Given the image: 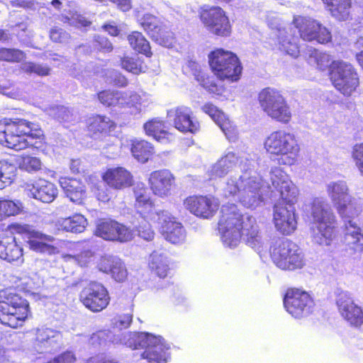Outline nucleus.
I'll return each mask as SVG.
<instances>
[{
	"label": "nucleus",
	"mask_w": 363,
	"mask_h": 363,
	"mask_svg": "<svg viewBox=\"0 0 363 363\" xmlns=\"http://www.w3.org/2000/svg\"><path fill=\"white\" fill-rule=\"evenodd\" d=\"M220 213L218 229L224 245L235 247L242 238L247 245L260 250L264 240L255 218L244 216L234 203L223 205Z\"/></svg>",
	"instance_id": "nucleus-1"
},
{
	"label": "nucleus",
	"mask_w": 363,
	"mask_h": 363,
	"mask_svg": "<svg viewBox=\"0 0 363 363\" xmlns=\"http://www.w3.org/2000/svg\"><path fill=\"white\" fill-rule=\"evenodd\" d=\"M258 163L254 160L246 159L240 161L241 174L230 177L223 187L221 195L225 198L238 196L242 205L247 208L255 209L264 201L263 184L257 173Z\"/></svg>",
	"instance_id": "nucleus-2"
},
{
	"label": "nucleus",
	"mask_w": 363,
	"mask_h": 363,
	"mask_svg": "<svg viewBox=\"0 0 363 363\" xmlns=\"http://www.w3.org/2000/svg\"><path fill=\"white\" fill-rule=\"evenodd\" d=\"M272 187L289 206L281 203L274 206V223L276 229L283 235H290L296 229L297 222L292 204L296 201L297 188L292 184L288 175L280 168L274 167L270 172Z\"/></svg>",
	"instance_id": "nucleus-3"
},
{
	"label": "nucleus",
	"mask_w": 363,
	"mask_h": 363,
	"mask_svg": "<svg viewBox=\"0 0 363 363\" xmlns=\"http://www.w3.org/2000/svg\"><path fill=\"white\" fill-rule=\"evenodd\" d=\"M43 131L39 125L25 119L0 121V144L21 150L28 147L42 146Z\"/></svg>",
	"instance_id": "nucleus-4"
},
{
	"label": "nucleus",
	"mask_w": 363,
	"mask_h": 363,
	"mask_svg": "<svg viewBox=\"0 0 363 363\" xmlns=\"http://www.w3.org/2000/svg\"><path fill=\"white\" fill-rule=\"evenodd\" d=\"M340 218L344 220V235L342 243L350 255L363 252V230L352 220L362 213V206L350 195L335 206Z\"/></svg>",
	"instance_id": "nucleus-5"
},
{
	"label": "nucleus",
	"mask_w": 363,
	"mask_h": 363,
	"mask_svg": "<svg viewBox=\"0 0 363 363\" xmlns=\"http://www.w3.org/2000/svg\"><path fill=\"white\" fill-rule=\"evenodd\" d=\"M120 342L133 350H143L142 359L149 363H167L169 347L161 336L148 333H127L122 335Z\"/></svg>",
	"instance_id": "nucleus-6"
},
{
	"label": "nucleus",
	"mask_w": 363,
	"mask_h": 363,
	"mask_svg": "<svg viewBox=\"0 0 363 363\" xmlns=\"http://www.w3.org/2000/svg\"><path fill=\"white\" fill-rule=\"evenodd\" d=\"M29 313L27 300L12 289L0 291V322L11 328L22 326Z\"/></svg>",
	"instance_id": "nucleus-7"
},
{
	"label": "nucleus",
	"mask_w": 363,
	"mask_h": 363,
	"mask_svg": "<svg viewBox=\"0 0 363 363\" xmlns=\"http://www.w3.org/2000/svg\"><path fill=\"white\" fill-rule=\"evenodd\" d=\"M328 77L333 86L342 94L350 96L359 86L356 68L343 60H333L328 65Z\"/></svg>",
	"instance_id": "nucleus-8"
},
{
	"label": "nucleus",
	"mask_w": 363,
	"mask_h": 363,
	"mask_svg": "<svg viewBox=\"0 0 363 363\" xmlns=\"http://www.w3.org/2000/svg\"><path fill=\"white\" fill-rule=\"evenodd\" d=\"M267 151L279 156V164L291 165L295 162L299 151L295 137L290 134L279 130L273 132L265 142Z\"/></svg>",
	"instance_id": "nucleus-9"
},
{
	"label": "nucleus",
	"mask_w": 363,
	"mask_h": 363,
	"mask_svg": "<svg viewBox=\"0 0 363 363\" xmlns=\"http://www.w3.org/2000/svg\"><path fill=\"white\" fill-rule=\"evenodd\" d=\"M208 61L213 72L220 79H239L242 68L238 57L232 52L217 49L209 53Z\"/></svg>",
	"instance_id": "nucleus-10"
},
{
	"label": "nucleus",
	"mask_w": 363,
	"mask_h": 363,
	"mask_svg": "<svg viewBox=\"0 0 363 363\" xmlns=\"http://www.w3.org/2000/svg\"><path fill=\"white\" fill-rule=\"evenodd\" d=\"M258 101L262 111L271 118L287 123L291 113L284 97L275 89L267 87L258 94Z\"/></svg>",
	"instance_id": "nucleus-11"
},
{
	"label": "nucleus",
	"mask_w": 363,
	"mask_h": 363,
	"mask_svg": "<svg viewBox=\"0 0 363 363\" xmlns=\"http://www.w3.org/2000/svg\"><path fill=\"white\" fill-rule=\"evenodd\" d=\"M147 219L157 223L161 231L163 227L169 225L170 223L176 222L174 218L168 211L159 209L154 205L147 211H139L138 217L133 221L134 228L138 235L147 241L152 240L155 236V232Z\"/></svg>",
	"instance_id": "nucleus-12"
},
{
	"label": "nucleus",
	"mask_w": 363,
	"mask_h": 363,
	"mask_svg": "<svg viewBox=\"0 0 363 363\" xmlns=\"http://www.w3.org/2000/svg\"><path fill=\"white\" fill-rule=\"evenodd\" d=\"M275 264L280 269L294 270L303 265V257L298 246L288 239H280L272 252Z\"/></svg>",
	"instance_id": "nucleus-13"
},
{
	"label": "nucleus",
	"mask_w": 363,
	"mask_h": 363,
	"mask_svg": "<svg viewBox=\"0 0 363 363\" xmlns=\"http://www.w3.org/2000/svg\"><path fill=\"white\" fill-rule=\"evenodd\" d=\"M284 306L292 316L301 318L313 311L315 303L308 293L296 289L287 291L284 298Z\"/></svg>",
	"instance_id": "nucleus-14"
},
{
	"label": "nucleus",
	"mask_w": 363,
	"mask_h": 363,
	"mask_svg": "<svg viewBox=\"0 0 363 363\" xmlns=\"http://www.w3.org/2000/svg\"><path fill=\"white\" fill-rule=\"evenodd\" d=\"M79 298L86 308L95 313L104 310L109 303L108 291L98 282H91L84 287Z\"/></svg>",
	"instance_id": "nucleus-15"
},
{
	"label": "nucleus",
	"mask_w": 363,
	"mask_h": 363,
	"mask_svg": "<svg viewBox=\"0 0 363 363\" xmlns=\"http://www.w3.org/2000/svg\"><path fill=\"white\" fill-rule=\"evenodd\" d=\"M96 235L104 240L125 242L133 238V231L116 220L101 219L97 221Z\"/></svg>",
	"instance_id": "nucleus-16"
},
{
	"label": "nucleus",
	"mask_w": 363,
	"mask_h": 363,
	"mask_svg": "<svg viewBox=\"0 0 363 363\" xmlns=\"http://www.w3.org/2000/svg\"><path fill=\"white\" fill-rule=\"evenodd\" d=\"M201 18L208 30L216 35L228 36L231 33L228 18L220 7H211L203 11Z\"/></svg>",
	"instance_id": "nucleus-17"
},
{
	"label": "nucleus",
	"mask_w": 363,
	"mask_h": 363,
	"mask_svg": "<svg viewBox=\"0 0 363 363\" xmlns=\"http://www.w3.org/2000/svg\"><path fill=\"white\" fill-rule=\"evenodd\" d=\"M61 341L60 332L48 328H38L30 350L38 354L52 352L60 347Z\"/></svg>",
	"instance_id": "nucleus-18"
},
{
	"label": "nucleus",
	"mask_w": 363,
	"mask_h": 363,
	"mask_svg": "<svg viewBox=\"0 0 363 363\" xmlns=\"http://www.w3.org/2000/svg\"><path fill=\"white\" fill-rule=\"evenodd\" d=\"M336 304L340 315L352 327L359 328L363 325V309L354 303L349 294L340 293Z\"/></svg>",
	"instance_id": "nucleus-19"
},
{
	"label": "nucleus",
	"mask_w": 363,
	"mask_h": 363,
	"mask_svg": "<svg viewBox=\"0 0 363 363\" xmlns=\"http://www.w3.org/2000/svg\"><path fill=\"white\" fill-rule=\"evenodd\" d=\"M139 21L152 40L164 47H169L172 45V33L165 30L157 17L150 13H145L140 18Z\"/></svg>",
	"instance_id": "nucleus-20"
},
{
	"label": "nucleus",
	"mask_w": 363,
	"mask_h": 363,
	"mask_svg": "<svg viewBox=\"0 0 363 363\" xmlns=\"http://www.w3.org/2000/svg\"><path fill=\"white\" fill-rule=\"evenodd\" d=\"M21 232L23 233V238L30 250L48 255L55 254L57 251V248L53 245L46 243V242L54 240L52 236L43 234L32 229L28 225L23 226Z\"/></svg>",
	"instance_id": "nucleus-21"
},
{
	"label": "nucleus",
	"mask_w": 363,
	"mask_h": 363,
	"mask_svg": "<svg viewBox=\"0 0 363 363\" xmlns=\"http://www.w3.org/2000/svg\"><path fill=\"white\" fill-rule=\"evenodd\" d=\"M185 207L196 216L210 218L218 208V201L213 197L189 196L184 201Z\"/></svg>",
	"instance_id": "nucleus-22"
},
{
	"label": "nucleus",
	"mask_w": 363,
	"mask_h": 363,
	"mask_svg": "<svg viewBox=\"0 0 363 363\" xmlns=\"http://www.w3.org/2000/svg\"><path fill=\"white\" fill-rule=\"evenodd\" d=\"M337 220L331 209L319 210V245H329L337 236Z\"/></svg>",
	"instance_id": "nucleus-23"
},
{
	"label": "nucleus",
	"mask_w": 363,
	"mask_h": 363,
	"mask_svg": "<svg viewBox=\"0 0 363 363\" xmlns=\"http://www.w3.org/2000/svg\"><path fill=\"white\" fill-rule=\"evenodd\" d=\"M192 115L191 108L184 106H178L167 113L168 117L173 118L174 127L183 133H195L199 129V123Z\"/></svg>",
	"instance_id": "nucleus-24"
},
{
	"label": "nucleus",
	"mask_w": 363,
	"mask_h": 363,
	"mask_svg": "<svg viewBox=\"0 0 363 363\" xmlns=\"http://www.w3.org/2000/svg\"><path fill=\"white\" fill-rule=\"evenodd\" d=\"M149 184L155 195L160 197L167 196L174 184V177L167 169L154 171L150 175Z\"/></svg>",
	"instance_id": "nucleus-25"
},
{
	"label": "nucleus",
	"mask_w": 363,
	"mask_h": 363,
	"mask_svg": "<svg viewBox=\"0 0 363 363\" xmlns=\"http://www.w3.org/2000/svg\"><path fill=\"white\" fill-rule=\"evenodd\" d=\"M99 101L106 106L125 107L133 105L138 101L139 96L134 92H122L118 91L106 90L98 94Z\"/></svg>",
	"instance_id": "nucleus-26"
},
{
	"label": "nucleus",
	"mask_w": 363,
	"mask_h": 363,
	"mask_svg": "<svg viewBox=\"0 0 363 363\" xmlns=\"http://www.w3.org/2000/svg\"><path fill=\"white\" fill-rule=\"evenodd\" d=\"M28 196L43 203H51L57 196V189L54 184L39 179L27 186Z\"/></svg>",
	"instance_id": "nucleus-27"
},
{
	"label": "nucleus",
	"mask_w": 363,
	"mask_h": 363,
	"mask_svg": "<svg viewBox=\"0 0 363 363\" xmlns=\"http://www.w3.org/2000/svg\"><path fill=\"white\" fill-rule=\"evenodd\" d=\"M240 158L236 153L233 152H228L215 164H213L208 171V176L211 179L216 178H221L225 177L230 172L234 167L241 160L246 162Z\"/></svg>",
	"instance_id": "nucleus-28"
},
{
	"label": "nucleus",
	"mask_w": 363,
	"mask_h": 363,
	"mask_svg": "<svg viewBox=\"0 0 363 363\" xmlns=\"http://www.w3.org/2000/svg\"><path fill=\"white\" fill-rule=\"evenodd\" d=\"M0 258L8 262L21 264L23 261V248L18 245L14 237L0 239Z\"/></svg>",
	"instance_id": "nucleus-29"
},
{
	"label": "nucleus",
	"mask_w": 363,
	"mask_h": 363,
	"mask_svg": "<svg viewBox=\"0 0 363 363\" xmlns=\"http://www.w3.org/2000/svg\"><path fill=\"white\" fill-rule=\"evenodd\" d=\"M107 184L114 189H121L133 184L131 174L123 167L108 169L104 175Z\"/></svg>",
	"instance_id": "nucleus-30"
},
{
	"label": "nucleus",
	"mask_w": 363,
	"mask_h": 363,
	"mask_svg": "<svg viewBox=\"0 0 363 363\" xmlns=\"http://www.w3.org/2000/svg\"><path fill=\"white\" fill-rule=\"evenodd\" d=\"M60 184L71 201L78 204L82 203L85 197L86 191L84 185L81 182L75 179L61 178Z\"/></svg>",
	"instance_id": "nucleus-31"
},
{
	"label": "nucleus",
	"mask_w": 363,
	"mask_h": 363,
	"mask_svg": "<svg viewBox=\"0 0 363 363\" xmlns=\"http://www.w3.org/2000/svg\"><path fill=\"white\" fill-rule=\"evenodd\" d=\"M325 9L337 21H347L350 17L352 0H322Z\"/></svg>",
	"instance_id": "nucleus-32"
},
{
	"label": "nucleus",
	"mask_w": 363,
	"mask_h": 363,
	"mask_svg": "<svg viewBox=\"0 0 363 363\" xmlns=\"http://www.w3.org/2000/svg\"><path fill=\"white\" fill-rule=\"evenodd\" d=\"M115 128V123L108 117L96 116L90 119L88 129L91 137L97 139L100 135H107Z\"/></svg>",
	"instance_id": "nucleus-33"
},
{
	"label": "nucleus",
	"mask_w": 363,
	"mask_h": 363,
	"mask_svg": "<svg viewBox=\"0 0 363 363\" xmlns=\"http://www.w3.org/2000/svg\"><path fill=\"white\" fill-rule=\"evenodd\" d=\"M88 222L86 218L80 213H75L72 216L59 220L57 223L58 229L72 233H81L84 231Z\"/></svg>",
	"instance_id": "nucleus-34"
},
{
	"label": "nucleus",
	"mask_w": 363,
	"mask_h": 363,
	"mask_svg": "<svg viewBox=\"0 0 363 363\" xmlns=\"http://www.w3.org/2000/svg\"><path fill=\"white\" fill-rule=\"evenodd\" d=\"M296 28L298 29L300 35L303 40L313 41L318 39L316 26L318 23L308 18L302 16L295 17L293 21Z\"/></svg>",
	"instance_id": "nucleus-35"
},
{
	"label": "nucleus",
	"mask_w": 363,
	"mask_h": 363,
	"mask_svg": "<svg viewBox=\"0 0 363 363\" xmlns=\"http://www.w3.org/2000/svg\"><path fill=\"white\" fill-rule=\"evenodd\" d=\"M149 267L161 278L167 276L169 270V261L164 252L154 251L150 256Z\"/></svg>",
	"instance_id": "nucleus-36"
},
{
	"label": "nucleus",
	"mask_w": 363,
	"mask_h": 363,
	"mask_svg": "<svg viewBox=\"0 0 363 363\" xmlns=\"http://www.w3.org/2000/svg\"><path fill=\"white\" fill-rule=\"evenodd\" d=\"M143 128L147 135L153 137L159 142L165 143L169 139V134L165 130L164 123L157 118L145 123Z\"/></svg>",
	"instance_id": "nucleus-37"
},
{
	"label": "nucleus",
	"mask_w": 363,
	"mask_h": 363,
	"mask_svg": "<svg viewBox=\"0 0 363 363\" xmlns=\"http://www.w3.org/2000/svg\"><path fill=\"white\" fill-rule=\"evenodd\" d=\"M161 233L165 240L172 244H180L184 241L186 238L183 226L177 221L163 227Z\"/></svg>",
	"instance_id": "nucleus-38"
},
{
	"label": "nucleus",
	"mask_w": 363,
	"mask_h": 363,
	"mask_svg": "<svg viewBox=\"0 0 363 363\" xmlns=\"http://www.w3.org/2000/svg\"><path fill=\"white\" fill-rule=\"evenodd\" d=\"M17 171V167L14 163L6 160L0 161V189L13 182Z\"/></svg>",
	"instance_id": "nucleus-39"
},
{
	"label": "nucleus",
	"mask_w": 363,
	"mask_h": 363,
	"mask_svg": "<svg viewBox=\"0 0 363 363\" xmlns=\"http://www.w3.org/2000/svg\"><path fill=\"white\" fill-rule=\"evenodd\" d=\"M131 152L138 161L145 163L153 155L154 147L145 140H135L132 144Z\"/></svg>",
	"instance_id": "nucleus-40"
},
{
	"label": "nucleus",
	"mask_w": 363,
	"mask_h": 363,
	"mask_svg": "<svg viewBox=\"0 0 363 363\" xmlns=\"http://www.w3.org/2000/svg\"><path fill=\"white\" fill-rule=\"evenodd\" d=\"M327 192L334 206L350 196L348 187L343 182L329 184L327 186Z\"/></svg>",
	"instance_id": "nucleus-41"
},
{
	"label": "nucleus",
	"mask_w": 363,
	"mask_h": 363,
	"mask_svg": "<svg viewBox=\"0 0 363 363\" xmlns=\"http://www.w3.org/2000/svg\"><path fill=\"white\" fill-rule=\"evenodd\" d=\"M129 44L135 51L148 55L151 53L149 42L143 35L138 31H134L128 36Z\"/></svg>",
	"instance_id": "nucleus-42"
},
{
	"label": "nucleus",
	"mask_w": 363,
	"mask_h": 363,
	"mask_svg": "<svg viewBox=\"0 0 363 363\" xmlns=\"http://www.w3.org/2000/svg\"><path fill=\"white\" fill-rule=\"evenodd\" d=\"M142 184V187L138 186V189H135L134 194L135 197V206L138 208L137 213L135 216V220L138 217L139 211H147L153 206L150 201L149 196L146 194V189Z\"/></svg>",
	"instance_id": "nucleus-43"
},
{
	"label": "nucleus",
	"mask_w": 363,
	"mask_h": 363,
	"mask_svg": "<svg viewBox=\"0 0 363 363\" xmlns=\"http://www.w3.org/2000/svg\"><path fill=\"white\" fill-rule=\"evenodd\" d=\"M303 209L306 220L312 224L311 229L314 231L315 228H318L316 223L318 221V205L316 199L308 201L304 204Z\"/></svg>",
	"instance_id": "nucleus-44"
},
{
	"label": "nucleus",
	"mask_w": 363,
	"mask_h": 363,
	"mask_svg": "<svg viewBox=\"0 0 363 363\" xmlns=\"http://www.w3.org/2000/svg\"><path fill=\"white\" fill-rule=\"evenodd\" d=\"M220 116L221 118H220L216 124L220 127L230 141L235 142L238 139V135L237 128L233 124L225 114Z\"/></svg>",
	"instance_id": "nucleus-45"
},
{
	"label": "nucleus",
	"mask_w": 363,
	"mask_h": 363,
	"mask_svg": "<svg viewBox=\"0 0 363 363\" xmlns=\"http://www.w3.org/2000/svg\"><path fill=\"white\" fill-rule=\"evenodd\" d=\"M119 257L113 255H104L101 257L97 264L99 271L110 274L113 278V269L115 268V262H118Z\"/></svg>",
	"instance_id": "nucleus-46"
},
{
	"label": "nucleus",
	"mask_w": 363,
	"mask_h": 363,
	"mask_svg": "<svg viewBox=\"0 0 363 363\" xmlns=\"http://www.w3.org/2000/svg\"><path fill=\"white\" fill-rule=\"evenodd\" d=\"M21 69L27 74H36L38 76L44 77L50 74V69L45 65L31 62H24L21 65Z\"/></svg>",
	"instance_id": "nucleus-47"
},
{
	"label": "nucleus",
	"mask_w": 363,
	"mask_h": 363,
	"mask_svg": "<svg viewBox=\"0 0 363 363\" xmlns=\"http://www.w3.org/2000/svg\"><path fill=\"white\" fill-rule=\"evenodd\" d=\"M26 57V54L18 49L0 48V60L8 62H20Z\"/></svg>",
	"instance_id": "nucleus-48"
},
{
	"label": "nucleus",
	"mask_w": 363,
	"mask_h": 363,
	"mask_svg": "<svg viewBox=\"0 0 363 363\" xmlns=\"http://www.w3.org/2000/svg\"><path fill=\"white\" fill-rule=\"evenodd\" d=\"M196 79L199 82L200 84L209 92L217 94H220V89L216 84L213 76L209 77L202 72L201 74L197 76Z\"/></svg>",
	"instance_id": "nucleus-49"
},
{
	"label": "nucleus",
	"mask_w": 363,
	"mask_h": 363,
	"mask_svg": "<svg viewBox=\"0 0 363 363\" xmlns=\"http://www.w3.org/2000/svg\"><path fill=\"white\" fill-rule=\"evenodd\" d=\"M351 157L360 175L363 177V142L356 143L352 147Z\"/></svg>",
	"instance_id": "nucleus-50"
},
{
	"label": "nucleus",
	"mask_w": 363,
	"mask_h": 363,
	"mask_svg": "<svg viewBox=\"0 0 363 363\" xmlns=\"http://www.w3.org/2000/svg\"><path fill=\"white\" fill-rule=\"evenodd\" d=\"M93 47L103 52H110L113 50L112 43L104 35H95L92 40Z\"/></svg>",
	"instance_id": "nucleus-51"
},
{
	"label": "nucleus",
	"mask_w": 363,
	"mask_h": 363,
	"mask_svg": "<svg viewBox=\"0 0 363 363\" xmlns=\"http://www.w3.org/2000/svg\"><path fill=\"white\" fill-rule=\"evenodd\" d=\"M41 161L35 157L30 156H25L22 157L20 167L28 172H35L41 168Z\"/></svg>",
	"instance_id": "nucleus-52"
},
{
	"label": "nucleus",
	"mask_w": 363,
	"mask_h": 363,
	"mask_svg": "<svg viewBox=\"0 0 363 363\" xmlns=\"http://www.w3.org/2000/svg\"><path fill=\"white\" fill-rule=\"evenodd\" d=\"M106 82L118 86H125L128 84L126 78L118 71L115 69H109L106 72Z\"/></svg>",
	"instance_id": "nucleus-53"
},
{
	"label": "nucleus",
	"mask_w": 363,
	"mask_h": 363,
	"mask_svg": "<svg viewBox=\"0 0 363 363\" xmlns=\"http://www.w3.org/2000/svg\"><path fill=\"white\" fill-rule=\"evenodd\" d=\"M18 206L10 200L0 201V220L3 216H11L17 214L19 212Z\"/></svg>",
	"instance_id": "nucleus-54"
},
{
	"label": "nucleus",
	"mask_w": 363,
	"mask_h": 363,
	"mask_svg": "<svg viewBox=\"0 0 363 363\" xmlns=\"http://www.w3.org/2000/svg\"><path fill=\"white\" fill-rule=\"evenodd\" d=\"M121 62L122 67L130 72L138 74L141 72L140 62L137 58L124 57Z\"/></svg>",
	"instance_id": "nucleus-55"
},
{
	"label": "nucleus",
	"mask_w": 363,
	"mask_h": 363,
	"mask_svg": "<svg viewBox=\"0 0 363 363\" xmlns=\"http://www.w3.org/2000/svg\"><path fill=\"white\" fill-rule=\"evenodd\" d=\"M54 116L59 121L70 122L74 120V116L70 109L64 106H57L52 109Z\"/></svg>",
	"instance_id": "nucleus-56"
},
{
	"label": "nucleus",
	"mask_w": 363,
	"mask_h": 363,
	"mask_svg": "<svg viewBox=\"0 0 363 363\" xmlns=\"http://www.w3.org/2000/svg\"><path fill=\"white\" fill-rule=\"evenodd\" d=\"M113 279L118 282H122L125 280L128 276V271L124 262L119 259L118 262H115Z\"/></svg>",
	"instance_id": "nucleus-57"
},
{
	"label": "nucleus",
	"mask_w": 363,
	"mask_h": 363,
	"mask_svg": "<svg viewBox=\"0 0 363 363\" xmlns=\"http://www.w3.org/2000/svg\"><path fill=\"white\" fill-rule=\"evenodd\" d=\"M50 39L55 43H66L69 38V34L59 27H54L50 31Z\"/></svg>",
	"instance_id": "nucleus-58"
},
{
	"label": "nucleus",
	"mask_w": 363,
	"mask_h": 363,
	"mask_svg": "<svg viewBox=\"0 0 363 363\" xmlns=\"http://www.w3.org/2000/svg\"><path fill=\"white\" fill-rule=\"evenodd\" d=\"M201 109L204 113L208 114L216 123L219 121L220 118H221L220 115L225 114L221 110L218 109L211 103L204 104Z\"/></svg>",
	"instance_id": "nucleus-59"
},
{
	"label": "nucleus",
	"mask_w": 363,
	"mask_h": 363,
	"mask_svg": "<svg viewBox=\"0 0 363 363\" xmlns=\"http://www.w3.org/2000/svg\"><path fill=\"white\" fill-rule=\"evenodd\" d=\"M133 316L131 314H123L115 317L113 320V323L116 328L122 330L128 328L132 322Z\"/></svg>",
	"instance_id": "nucleus-60"
},
{
	"label": "nucleus",
	"mask_w": 363,
	"mask_h": 363,
	"mask_svg": "<svg viewBox=\"0 0 363 363\" xmlns=\"http://www.w3.org/2000/svg\"><path fill=\"white\" fill-rule=\"evenodd\" d=\"M57 363H74L77 360L72 351H66L55 357Z\"/></svg>",
	"instance_id": "nucleus-61"
},
{
	"label": "nucleus",
	"mask_w": 363,
	"mask_h": 363,
	"mask_svg": "<svg viewBox=\"0 0 363 363\" xmlns=\"http://www.w3.org/2000/svg\"><path fill=\"white\" fill-rule=\"evenodd\" d=\"M307 62L313 67H318V51L316 49L311 47L308 48L307 52Z\"/></svg>",
	"instance_id": "nucleus-62"
},
{
	"label": "nucleus",
	"mask_w": 363,
	"mask_h": 363,
	"mask_svg": "<svg viewBox=\"0 0 363 363\" xmlns=\"http://www.w3.org/2000/svg\"><path fill=\"white\" fill-rule=\"evenodd\" d=\"M332 40L331 33L325 27L319 24V43L323 44L330 42Z\"/></svg>",
	"instance_id": "nucleus-63"
},
{
	"label": "nucleus",
	"mask_w": 363,
	"mask_h": 363,
	"mask_svg": "<svg viewBox=\"0 0 363 363\" xmlns=\"http://www.w3.org/2000/svg\"><path fill=\"white\" fill-rule=\"evenodd\" d=\"M277 36L278 38L279 42L282 46L286 48V45L291 43L289 36L287 35V32L285 28H278L277 31Z\"/></svg>",
	"instance_id": "nucleus-64"
}]
</instances>
